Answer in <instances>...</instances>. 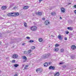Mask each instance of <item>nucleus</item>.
<instances>
[{"instance_id":"obj_1","label":"nucleus","mask_w":76,"mask_h":76,"mask_svg":"<svg viewBox=\"0 0 76 76\" xmlns=\"http://www.w3.org/2000/svg\"><path fill=\"white\" fill-rule=\"evenodd\" d=\"M7 16H17L19 15V13L18 12H11L7 13Z\"/></svg>"},{"instance_id":"obj_2","label":"nucleus","mask_w":76,"mask_h":76,"mask_svg":"<svg viewBox=\"0 0 76 76\" xmlns=\"http://www.w3.org/2000/svg\"><path fill=\"white\" fill-rule=\"evenodd\" d=\"M49 56H50V54L48 53L47 54L42 56V59H44V58H48Z\"/></svg>"},{"instance_id":"obj_3","label":"nucleus","mask_w":76,"mask_h":76,"mask_svg":"<svg viewBox=\"0 0 76 76\" xmlns=\"http://www.w3.org/2000/svg\"><path fill=\"white\" fill-rule=\"evenodd\" d=\"M37 27L35 26H33L31 28V29L33 31H35L37 30Z\"/></svg>"},{"instance_id":"obj_4","label":"nucleus","mask_w":76,"mask_h":76,"mask_svg":"<svg viewBox=\"0 0 76 76\" xmlns=\"http://www.w3.org/2000/svg\"><path fill=\"white\" fill-rule=\"evenodd\" d=\"M12 57L13 58H16L18 57V56L17 54H14L12 56Z\"/></svg>"},{"instance_id":"obj_5","label":"nucleus","mask_w":76,"mask_h":76,"mask_svg":"<svg viewBox=\"0 0 76 76\" xmlns=\"http://www.w3.org/2000/svg\"><path fill=\"white\" fill-rule=\"evenodd\" d=\"M36 14L37 15H38L39 16H41L42 15V12H38L36 13Z\"/></svg>"},{"instance_id":"obj_6","label":"nucleus","mask_w":76,"mask_h":76,"mask_svg":"<svg viewBox=\"0 0 76 76\" xmlns=\"http://www.w3.org/2000/svg\"><path fill=\"white\" fill-rule=\"evenodd\" d=\"M71 48L72 50H75L76 48V46L75 45H72L71 46Z\"/></svg>"},{"instance_id":"obj_7","label":"nucleus","mask_w":76,"mask_h":76,"mask_svg":"<svg viewBox=\"0 0 76 76\" xmlns=\"http://www.w3.org/2000/svg\"><path fill=\"white\" fill-rule=\"evenodd\" d=\"M45 25H48L50 23V22H49V21H48V20H46L45 21Z\"/></svg>"},{"instance_id":"obj_8","label":"nucleus","mask_w":76,"mask_h":76,"mask_svg":"<svg viewBox=\"0 0 76 76\" xmlns=\"http://www.w3.org/2000/svg\"><path fill=\"white\" fill-rule=\"evenodd\" d=\"M61 12H62L63 13H64V12H65V9L64 8H61Z\"/></svg>"},{"instance_id":"obj_9","label":"nucleus","mask_w":76,"mask_h":76,"mask_svg":"<svg viewBox=\"0 0 76 76\" xmlns=\"http://www.w3.org/2000/svg\"><path fill=\"white\" fill-rule=\"evenodd\" d=\"M28 6H26L24 7L23 8V9H24V10H26V9H28Z\"/></svg>"},{"instance_id":"obj_10","label":"nucleus","mask_w":76,"mask_h":76,"mask_svg":"<svg viewBox=\"0 0 76 76\" xmlns=\"http://www.w3.org/2000/svg\"><path fill=\"white\" fill-rule=\"evenodd\" d=\"M44 66L45 67H47V66H48V63L47 62H46L44 64Z\"/></svg>"},{"instance_id":"obj_11","label":"nucleus","mask_w":76,"mask_h":76,"mask_svg":"<svg viewBox=\"0 0 76 76\" xmlns=\"http://www.w3.org/2000/svg\"><path fill=\"white\" fill-rule=\"evenodd\" d=\"M1 9L2 10H4L6 9V6H3L2 7Z\"/></svg>"},{"instance_id":"obj_12","label":"nucleus","mask_w":76,"mask_h":76,"mask_svg":"<svg viewBox=\"0 0 76 76\" xmlns=\"http://www.w3.org/2000/svg\"><path fill=\"white\" fill-rule=\"evenodd\" d=\"M58 38L59 39H60L61 40H62V38L61 37V35H59V36H58Z\"/></svg>"},{"instance_id":"obj_13","label":"nucleus","mask_w":76,"mask_h":76,"mask_svg":"<svg viewBox=\"0 0 76 76\" xmlns=\"http://www.w3.org/2000/svg\"><path fill=\"white\" fill-rule=\"evenodd\" d=\"M60 75L59 72H57L56 74H55L54 76H58Z\"/></svg>"},{"instance_id":"obj_14","label":"nucleus","mask_w":76,"mask_h":76,"mask_svg":"<svg viewBox=\"0 0 76 76\" xmlns=\"http://www.w3.org/2000/svg\"><path fill=\"white\" fill-rule=\"evenodd\" d=\"M58 48H54V51H58Z\"/></svg>"},{"instance_id":"obj_15","label":"nucleus","mask_w":76,"mask_h":76,"mask_svg":"<svg viewBox=\"0 0 76 76\" xmlns=\"http://www.w3.org/2000/svg\"><path fill=\"white\" fill-rule=\"evenodd\" d=\"M42 39L40 38L39 39V42H41L42 41Z\"/></svg>"},{"instance_id":"obj_16","label":"nucleus","mask_w":76,"mask_h":76,"mask_svg":"<svg viewBox=\"0 0 76 76\" xmlns=\"http://www.w3.org/2000/svg\"><path fill=\"white\" fill-rule=\"evenodd\" d=\"M51 15L52 16H54L55 15V12H53L51 13Z\"/></svg>"},{"instance_id":"obj_17","label":"nucleus","mask_w":76,"mask_h":76,"mask_svg":"<svg viewBox=\"0 0 76 76\" xmlns=\"http://www.w3.org/2000/svg\"><path fill=\"white\" fill-rule=\"evenodd\" d=\"M23 57L24 60H26L27 59V58H26V57L25 56H23Z\"/></svg>"},{"instance_id":"obj_18","label":"nucleus","mask_w":76,"mask_h":76,"mask_svg":"<svg viewBox=\"0 0 76 76\" xmlns=\"http://www.w3.org/2000/svg\"><path fill=\"white\" fill-rule=\"evenodd\" d=\"M41 69L38 68L36 69V72H37V73Z\"/></svg>"},{"instance_id":"obj_19","label":"nucleus","mask_w":76,"mask_h":76,"mask_svg":"<svg viewBox=\"0 0 76 76\" xmlns=\"http://www.w3.org/2000/svg\"><path fill=\"white\" fill-rule=\"evenodd\" d=\"M14 66L15 67H17L18 66H19V65H18V64H15L14 65Z\"/></svg>"},{"instance_id":"obj_20","label":"nucleus","mask_w":76,"mask_h":76,"mask_svg":"<svg viewBox=\"0 0 76 76\" xmlns=\"http://www.w3.org/2000/svg\"><path fill=\"white\" fill-rule=\"evenodd\" d=\"M67 29L69 30H70V31H72V28L70 27H68Z\"/></svg>"},{"instance_id":"obj_21","label":"nucleus","mask_w":76,"mask_h":76,"mask_svg":"<svg viewBox=\"0 0 76 76\" xmlns=\"http://www.w3.org/2000/svg\"><path fill=\"white\" fill-rule=\"evenodd\" d=\"M60 51H61V53H63V52H64V49H61L60 50Z\"/></svg>"},{"instance_id":"obj_22","label":"nucleus","mask_w":76,"mask_h":76,"mask_svg":"<svg viewBox=\"0 0 76 76\" xmlns=\"http://www.w3.org/2000/svg\"><path fill=\"white\" fill-rule=\"evenodd\" d=\"M29 42H30V43H32V42H34V41L30 40L29 41Z\"/></svg>"},{"instance_id":"obj_23","label":"nucleus","mask_w":76,"mask_h":76,"mask_svg":"<svg viewBox=\"0 0 76 76\" xmlns=\"http://www.w3.org/2000/svg\"><path fill=\"white\" fill-rule=\"evenodd\" d=\"M31 49H35V46H32L31 47Z\"/></svg>"},{"instance_id":"obj_24","label":"nucleus","mask_w":76,"mask_h":76,"mask_svg":"<svg viewBox=\"0 0 76 76\" xmlns=\"http://www.w3.org/2000/svg\"><path fill=\"white\" fill-rule=\"evenodd\" d=\"M31 52V50H29L28 51V54H30Z\"/></svg>"},{"instance_id":"obj_25","label":"nucleus","mask_w":76,"mask_h":76,"mask_svg":"<svg viewBox=\"0 0 76 76\" xmlns=\"http://www.w3.org/2000/svg\"><path fill=\"white\" fill-rule=\"evenodd\" d=\"M54 69H55V67L52 66L51 70H54Z\"/></svg>"},{"instance_id":"obj_26","label":"nucleus","mask_w":76,"mask_h":76,"mask_svg":"<svg viewBox=\"0 0 76 76\" xmlns=\"http://www.w3.org/2000/svg\"><path fill=\"white\" fill-rule=\"evenodd\" d=\"M53 8L52 7H49V9L50 10H52V9H53Z\"/></svg>"},{"instance_id":"obj_27","label":"nucleus","mask_w":76,"mask_h":76,"mask_svg":"<svg viewBox=\"0 0 76 76\" xmlns=\"http://www.w3.org/2000/svg\"><path fill=\"white\" fill-rule=\"evenodd\" d=\"M24 25L25 27H26V25H27V24H26V23L25 22L24 23Z\"/></svg>"},{"instance_id":"obj_28","label":"nucleus","mask_w":76,"mask_h":76,"mask_svg":"<svg viewBox=\"0 0 76 76\" xmlns=\"http://www.w3.org/2000/svg\"><path fill=\"white\" fill-rule=\"evenodd\" d=\"M41 72H42V70L40 69V70L37 73H41Z\"/></svg>"},{"instance_id":"obj_29","label":"nucleus","mask_w":76,"mask_h":76,"mask_svg":"<svg viewBox=\"0 0 76 76\" xmlns=\"http://www.w3.org/2000/svg\"><path fill=\"white\" fill-rule=\"evenodd\" d=\"M65 33L66 34H69V31H65Z\"/></svg>"},{"instance_id":"obj_30","label":"nucleus","mask_w":76,"mask_h":76,"mask_svg":"<svg viewBox=\"0 0 76 76\" xmlns=\"http://www.w3.org/2000/svg\"><path fill=\"white\" fill-rule=\"evenodd\" d=\"M27 53H28V52L26 51L24 52V54H27Z\"/></svg>"},{"instance_id":"obj_31","label":"nucleus","mask_w":76,"mask_h":76,"mask_svg":"<svg viewBox=\"0 0 76 76\" xmlns=\"http://www.w3.org/2000/svg\"><path fill=\"white\" fill-rule=\"evenodd\" d=\"M58 46H59V45L58 44H56L55 45V47H58Z\"/></svg>"},{"instance_id":"obj_32","label":"nucleus","mask_w":76,"mask_h":76,"mask_svg":"<svg viewBox=\"0 0 76 76\" xmlns=\"http://www.w3.org/2000/svg\"><path fill=\"white\" fill-rule=\"evenodd\" d=\"M53 66H50L49 67V69L50 70H51V69H52V67Z\"/></svg>"},{"instance_id":"obj_33","label":"nucleus","mask_w":76,"mask_h":76,"mask_svg":"<svg viewBox=\"0 0 76 76\" xmlns=\"http://www.w3.org/2000/svg\"><path fill=\"white\" fill-rule=\"evenodd\" d=\"M64 62H60L59 63V64H64Z\"/></svg>"},{"instance_id":"obj_34","label":"nucleus","mask_w":76,"mask_h":76,"mask_svg":"<svg viewBox=\"0 0 76 76\" xmlns=\"http://www.w3.org/2000/svg\"><path fill=\"white\" fill-rule=\"evenodd\" d=\"M62 67H63V68H66V65H65L62 66Z\"/></svg>"},{"instance_id":"obj_35","label":"nucleus","mask_w":76,"mask_h":76,"mask_svg":"<svg viewBox=\"0 0 76 76\" xmlns=\"http://www.w3.org/2000/svg\"><path fill=\"white\" fill-rule=\"evenodd\" d=\"M17 7L15 6L13 7V9H17Z\"/></svg>"},{"instance_id":"obj_36","label":"nucleus","mask_w":76,"mask_h":76,"mask_svg":"<svg viewBox=\"0 0 76 76\" xmlns=\"http://www.w3.org/2000/svg\"><path fill=\"white\" fill-rule=\"evenodd\" d=\"M26 60H24L23 61V63H25V62H26Z\"/></svg>"},{"instance_id":"obj_37","label":"nucleus","mask_w":76,"mask_h":76,"mask_svg":"<svg viewBox=\"0 0 76 76\" xmlns=\"http://www.w3.org/2000/svg\"><path fill=\"white\" fill-rule=\"evenodd\" d=\"M71 58L72 59H73L74 58V57H73V56H72L71 57Z\"/></svg>"},{"instance_id":"obj_38","label":"nucleus","mask_w":76,"mask_h":76,"mask_svg":"<svg viewBox=\"0 0 76 76\" xmlns=\"http://www.w3.org/2000/svg\"><path fill=\"white\" fill-rule=\"evenodd\" d=\"M27 39H30V38L29 37H27Z\"/></svg>"},{"instance_id":"obj_39","label":"nucleus","mask_w":76,"mask_h":76,"mask_svg":"<svg viewBox=\"0 0 76 76\" xmlns=\"http://www.w3.org/2000/svg\"><path fill=\"white\" fill-rule=\"evenodd\" d=\"M52 62H50L48 63V64H51Z\"/></svg>"},{"instance_id":"obj_40","label":"nucleus","mask_w":76,"mask_h":76,"mask_svg":"<svg viewBox=\"0 0 76 76\" xmlns=\"http://www.w3.org/2000/svg\"><path fill=\"white\" fill-rule=\"evenodd\" d=\"M15 60H13L12 61V63H15Z\"/></svg>"},{"instance_id":"obj_41","label":"nucleus","mask_w":76,"mask_h":76,"mask_svg":"<svg viewBox=\"0 0 76 76\" xmlns=\"http://www.w3.org/2000/svg\"><path fill=\"white\" fill-rule=\"evenodd\" d=\"M27 69V68H26V67H24V70H25V69H26H26Z\"/></svg>"},{"instance_id":"obj_42","label":"nucleus","mask_w":76,"mask_h":76,"mask_svg":"<svg viewBox=\"0 0 76 76\" xmlns=\"http://www.w3.org/2000/svg\"><path fill=\"white\" fill-rule=\"evenodd\" d=\"M42 19L43 20H44L45 19V18H42Z\"/></svg>"},{"instance_id":"obj_43","label":"nucleus","mask_w":76,"mask_h":76,"mask_svg":"<svg viewBox=\"0 0 76 76\" xmlns=\"http://www.w3.org/2000/svg\"><path fill=\"white\" fill-rule=\"evenodd\" d=\"M65 40H67V37H65L64 38Z\"/></svg>"},{"instance_id":"obj_44","label":"nucleus","mask_w":76,"mask_h":76,"mask_svg":"<svg viewBox=\"0 0 76 76\" xmlns=\"http://www.w3.org/2000/svg\"><path fill=\"white\" fill-rule=\"evenodd\" d=\"M74 7L76 8V5H74Z\"/></svg>"},{"instance_id":"obj_45","label":"nucleus","mask_w":76,"mask_h":76,"mask_svg":"<svg viewBox=\"0 0 76 76\" xmlns=\"http://www.w3.org/2000/svg\"><path fill=\"white\" fill-rule=\"evenodd\" d=\"M42 0H39V2H41V1H42Z\"/></svg>"},{"instance_id":"obj_46","label":"nucleus","mask_w":76,"mask_h":76,"mask_svg":"<svg viewBox=\"0 0 76 76\" xmlns=\"http://www.w3.org/2000/svg\"><path fill=\"white\" fill-rule=\"evenodd\" d=\"M14 76H18V74H15L14 75Z\"/></svg>"},{"instance_id":"obj_47","label":"nucleus","mask_w":76,"mask_h":76,"mask_svg":"<svg viewBox=\"0 0 76 76\" xmlns=\"http://www.w3.org/2000/svg\"><path fill=\"white\" fill-rule=\"evenodd\" d=\"M72 4V3H68V5H69V4Z\"/></svg>"},{"instance_id":"obj_48","label":"nucleus","mask_w":76,"mask_h":76,"mask_svg":"<svg viewBox=\"0 0 76 76\" xmlns=\"http://www.w3.org/2000/svg\"><path fill=\"white\" fill-rule=\"evenodd\" d=\"M74 12H75V13H76V10H75L74 11Z\"/></svg>"},{"instance_id":"obj_49","label":"nucleus","mask_w":76,"mask_h":76,"mask_svg":"<svg viewBox=\"0 0 76 76\" xmlns=\"http://www.w3.org/2000/svg\"><path fill=\"white\" fill-rule=\"evenodd\" d=\"M60 19H62V18H61V17H60Z\"/></svg>"},{"instance_id":"obj_50","label":"nucleus","mask_w":76,"mask_h":76,"mask_svg":"<svg viewBox=\"0 0 76 76\" xmlns=\"http://www.w3.org/2000/svg\"><path fill=\"white\" fill-rule=\"evenodd\" d=\"M22 45H25V43H23Z\"/></svg>"},{"instance_id":"obj_51","label":"nucleus","mask_w":76,"mask_h":76,"mask_svg":"<svg viewBox=\"0 0 76 76\" xmlns=\"http://www.w3.org/2000/svg\"><path fill=\"white\" fill-rule=\"evenodd\" d=\"M24 66H25V65H24L23 64L22 65V66H23V67H24Z\"/></svg>"},{"instance_id":"obj_52","label":"nucleus","mask_w":76,"mask_h":76,"mask_svg":"<svg viewBox=\"0 0 76 76\" xmlns=\"http://www.w3.org/2000/svg\"><path fill=\"white\" fill-rule=\"evenodd\" d=\"M51 37H54V36L53 35H52Z\"/></svg>"},{"instance_id":"obj_53","label":"nucleus","mask_w":76,"mask_h":76,"mask_svg":"<svg viewBox=\"0 0 76 76\" xmlns=\"http://www.w3.org/2000/svg\"><path fill=\"white\" fill-rule=\"evenodd\" d=\"M28 66H29L28 65H27L26 66V67H28Z\"/></svg>"},{"instance_id":"obj_54","label":"nucleus","mask_w":76,"mask_h":76,"mask_svg":"<svg viewBox=\"0 0 76 76\" xmlns=\"http://www.w3.org/2000/svg\"><path fill=\"white\" fill-rule=\"evenodd\" d=\"M1 41L0 42V44H1Z\"/></svg>"},{"instance_id":"obj_55","label":"nucleus","mask_w":76,"mask_h":76,"mask_svg":"<svg viewBox=\"0 0 76 76\" xmlns=\"http://www.w3.org/2000/svg\"><path fill=\"white\" fill-rule=\"evenodd\" d=\"M0 72H1V71H0Z\"/></svg>"}]
</instances>
